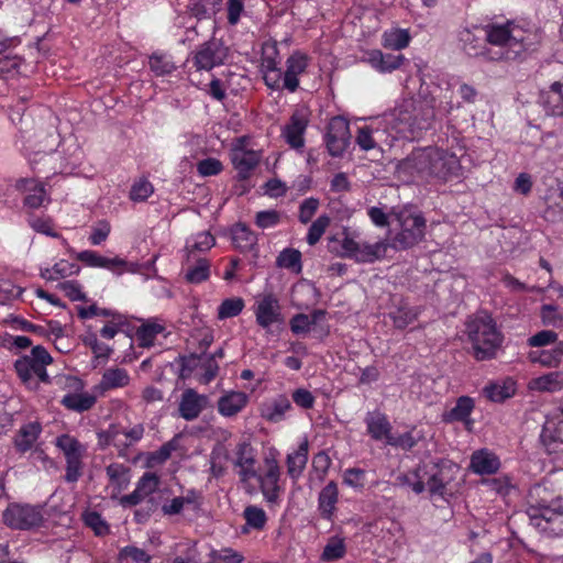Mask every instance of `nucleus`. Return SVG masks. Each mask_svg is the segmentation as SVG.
<instances>
[{
  "mask_svg": "<svg viewBox=\"0 0 563 563\" xmlns=\"http://www.w3.org/2000/svg\"><path fill=\"white\" fill-rule=\"evenodd\" d=\"M153 186L147 180L135 183L130 191V198L133 201H144L153 194Z\"/></svg>",
  "mask_w": 563,
  "mask_h": 563,
  "instance_id": "nucleus-63",
  "label": "nucleus"
},
{
  "mask_svg": "<svg viewBox=\"0 0 563 563\" xmlns=\"http://www.w3.org/2000/svg\"><path fill=\"white\" fill-rule=\"evenodd\" d=\"M129 468L119 463H112L107 467V475L112 484L117 485L119 489H124L129 484L128 476Z\"/></svg>",
  "mask_w": 563,
  "mask_h": 563,
  "instance_id": "nucleus-48",
  "label": "nucleus"
},
{
  "mask_svg": "<svg viewBox=\"0 0 563 563\" xmlns=\"http://www.w3.org/2000/svg\"><path fill=\"white\" fill-rule=\"evenodd\" d=\"M309 124L308 113L302 109L292 112L289 121L282 129V136L285 142L295 150H299L305 145V132Z\"/></svg>",
  "mask_w": 563,
  "mask_h": 563,
  "instance_id": "nucleus-14",
  "label": "nucleus"
},
{
  "mask_svg": "<svg viewBox=\"0 0 563 563\" xmlns=\"http://www.w3.org/2000/svg\"><path fill=\"white\" fill-rule=\"evenodd\" d=\"M466 330L475 358H493L503 342V335L493 318L487 312H481L467 322Z\"/></svg>",
  "mask_w": 563,
  "mask_h": 563,
  "instance_id": "nucleus-3",
  "label": "nucleus"
},
{
  "mask_svg": "<svg viewBox=\"0 0 563 563\" xmlns=\"http://www.w3.org/2000/svg\"><path fill=\"white\" fill-rule=\"evenodd\" d=\"M531 384L539 391H558L563 388V375L559 372L549 373L533 379Z\"/></svg>",
  "mask_w": 563,
  "mask_h": 563,
  "instance_id": "nucleus-39",
  "label": "nucleus"
},
{
  "mask_svg": "<svg viewBox=\"0 0 563 563\" xmlns=\"http://www.w3.org/2000/svg\"><path fill=\"white\" fill-rule=\"evenodd\" d=\"M307 67V55L300 52H294L286 60V70L283 73L280 88L295 92L299 87L298 76L305 73Z\"/></svg>",
  "mask_w": 563,
  "mask_h": 563,
  "instance_id": "nucleus-16",
  "label": "nucleus"
},
{
  "mask_svg": "<svg viewBox=\"0 0 563 563\" xmlns=\"http://www.w3.org/2000/svg\"><path fill=\"white\" fill-rule=\"evenodd\" d=\"M209 406V397L200 395L195 389H185L179 401V416L187 421H192Z\"/></svg>",
  "mask_w": 563,
  "mask_h": 563,
  "instance_id": "nucleus-15",
  "label": "nucleus"
},
{
  "mask_svg": "<svg viewBox=\"0 0 563 563\" xmlns=\"http://www.w3.org/2000/svg\"><path fill=\"white\" fill-rule=\"evenodd\" d=\"M341 249V256L343 257L354 258L358 263H373L385 254L387 244L383 242L361 244L344 233Z\"/></svg>",
  "mask_w": 563,
  "mask_h": 563,
  "instance_id": "nucleus-10",
  "label": "nucleus"
},
{
  "mask_svg": "<svg viewBox=\"0 0 563 563\" xmlns=\"http://www.w3.org/2000/svg\"><path fill=\"white\" fill-rule=\"evenodd\" d=\"M15 188L19 191H30L24 198V205L33 209L41 207L46 196L44 185L33 178L18 179Z\"/></svg>",
  "mask_w": 563,
  "mask_h": 563,
  "instance_id": "nucleus-25",
  "label": "nucleus"
},
{
  "mask_svg": "<svg viewBox=\"0 0 563 563\" xmlns=\"http://www.w3.org/2000/svg\"><path fill=\"white\" fill-rule=\"evenodd\" d=\"M52 362L53 358L48 351L42 345H36L32 349L30 355H24L15 361L14 368L24 384L31 385L34 383V376L43 383H48L49 376L46 366Z\"/></svg>",
  "mask_w": 563,
  "mask_h": 563,
  "instance_id": "nucleus-5",
  "label": "nucleus"
},
{
  "mask_svg": "<svg viewBox=\"0 0 563 563\" xmlns=\"http://www.w3.org/2000/svg\"><path fill=\"white\" fill-rule=\"evenodd\" d=\"M163 330L164 328L158 323L142 324L136 331V336L137 340L140 341V345L144 347L152 345L155 336Z\"/></svg>",
  "mask_w": 563,
  "mask_h": 563,
  "instance_id": "nucleus-49",
  "label": "nucleus"
},
{
  "mask_svg": "<svg viewBox=\"0 0 563 563\" xmlns=\"http://www.w3.org/2000/svg\"><path fill=\"white\" fill-rule=\"evenodd\" d=\"M291 409V404L285 395H279L262 407V417L269 422H279L285 413Z\"/></svg>",
  "mask_w": 563,
  "mask_h": 563,
  "instance_id": "nucleus-32",
  "label": "nucleus"
},
{
  "mask_svg": "<svg viewBox=\"0 0 563 563\" xmlns=\"http://www.w3.org/2000/svg\"><path fill=\"white\" fill-rule=\"evenodd\" d=\"M77 258L91 267H104L114 271L125 265V261L119 257L108 258L99 255L95 251H82L78 253Z\"/></svg>",
  "mask_w": 563,
  "mask_h": 563,
  "instance_id": "nucleus-33",
  "label": "nucleus"
},
{
  "mask_svg": "<svg viewBox=\"0 0 563 563\" xmlns=\"http://www.w3.org/2000/svg\"><path fill=\"white\" fill-rule=\"evenodd\" d=\"M228 53V47L221 40L212 37L197 47L192 56V64L197 70L209 71L224 64Z\"/></svg>",
  "mask_w": 563,
  "mask_h": 563,
  "instance_id": "nucleus-9",
  "label": "nucleus"
},
{
  "mask_svg": "<svg viewBox=\"0 0 563 563\" xmlns=\"http://www.w3.org/2000/svg\"><path fill=\"white\" fill-rule=\"evenodd\" d=\"M308 451V440H303L294 453L287 455V473L289 477L292 478L294 481L298 479L301 476L307 465Z\"/></svg>",
  "mask_w": 563,
  "mask_h": 563,
  "instance_id": "nucleus-28",
  "label": "nucleus"
},
{
  "mask_svg": "<svg viewBox=\"0 0 563 563\" xmlns=\"http://www.w3.org/2000/svg\"><path fill=\"white\" fill-rule=\"evenodd\" d=\"M365 422L367 431L374 440H382L384 438L387 440V437H391V426L384 413L379 411L368 412Z\"/></svg>",
  "mask_w": 563,
  "mask_h": 563,
  "instance_id": "nucleus-31",
  "label": "nucleus"
},
{
  "mask_svg": "<svg viewBox=\"0 0 563 563\" xmlns=\"http://www.w3.org/2000/svg\"><path fill=\"white\" fill-rule=\"evenodd\" d=\"M541 440L550 454L563 452V422L554 428L545 426L541 433Z\"/></svg>",
  "mask_w": 563,
  "mask_h": 563,
  "instance_id": "nucleus-36",
  "label": "nucleus"
},
{
  "mask_svg": "<svg viewBox=\"0 0 563 563\" xmlns=\"http://www.w3.org/2000/svg\"><path fill=\"white\" fill-rule=\"evenodd\" d=\"M130 377L123 368H109L107 369L101 379V386L103 389H113L124 387L129 384Z\"/></svg>",
  "mask_w": 563,
  "mask_h": 563,
  "instance_id": "nucleus-40",
  "label": "nucleus"
},
{
  "mask_svg": "<svg viewBox=\"0 0 563 563\" xmlns=\"http://www.w3.org/2000/svg\"><path fill=\"white\" fill-rule=\"evenodd\" d=\"M397 173L408 181L427 180L431 178L430 147L412 151L397 165Z\"/></svg>",
  "mask_w": 563,
  "mask_h": 563,
  "instance_id": "nucleus-7",
  "label": "nucleus"
},
{
  "mask_svg": "<svg viewBox=\"0 0 563 563\" xmlns=\"http://www.w3.org/2000/svg\"><path fill=\"white\" fill-rule=\"evenodd\" d=\"M499 457L488 449L476 450L471 455L470 470L477 475H493L500 468Z\"/></svg>",
  "mask_w": 563,
  "mask_h": 563,
  "instance_id": "nucleus-17",
  "label": "nucleus"
},
{
  "mask_svg": "<svg viewBox=\"0 0 563 563\" xmlns=\"http://www.w3.org/2000/svg\"><path fill=\"white\" fill-rule=\"evenodd\" d=\"M22 63V58L13 53L1 56L0 58V74L12 75L19 73V67Z\"/></svg>",
  "mask_w": 563,
  "mask_h": 563,
  "instance_id": "nucleus-61",
  "label": "nucleus"
},
{
  "mask_svg": "<svg viewBox=\"0 0 563 563\" xmlns=\"http://www.w3.org/2000/svg\"><path fill=\"white\" fill-rule=\"evenodd\" d=\"M244 308V301L242 298H228L221 302L218 308V318L228 319L236 317L241 313Z\"/></svg>",
  "mask_w": 563,
  "mask_h": 563,
  "instance_id": "nucleus-47",
  "label": "nucleus"
},
{
  "mask_svg": "<svg viewBox=\"0 0 563 563\" xmlns=\"http://www.w3.org/2000/svg\"><path fill=\"white\" fill-rule=\"evenodd\" d=\"M96 397L90 394H76V393H69L65 395L62 399V405L66 407L69 410L76 411V412H84L92 408V406L96 404Z\"/></svg>",
  "mask_w": 563,
  "mask_h": 563,
  "instance_id": "nucleus-37",
  "label": "nucleus"
},
{
  "mask_svg": "<svg viewBox=\"0 0 563 563\" xmlns=\"http://www.w3.org/2000/svg\"><path fill=\"white\" fill-rule=\"evenodd\" d=\"M346 554V544L343 538L332 536L328 539L320 555L322 562H334L341 560Z\"/></svg>",
  "mask_w": 563,
  "mask_h": 563,
  "instance_id": "nucleus-38",
  "label": "nucleus"
},
{
  "mask_svg": "<svg viewBox=\"0 0 563 563\" xmlns=\"http://www.w3.org/2000/svg\"><path fill=\"white\" fill-rule=\"evenodd\" d=\"M417 309L408 306H400L396 310L389 312V318L393 320L394 327L397 329L407 328L417 319Z\"/></svg>",
  "mask_w": 563,
  "mask_h": 563,
  "instance_id": "nucleus-42",
  "label": "nucleus"
},
{
  "mask_svg": "<svg viewBox=\"0 0 563 563\" xmlns=\"http://www.w3.org/2000/svg\"><path fill=\"white\" fill-rule=\"evenodd\" d=\"M459 472V466L451 461L441 460L432 465V472L427 481L428 490L431 496L445 498L448 485L453 481V475Z\"/></svg>",
  "mask_w": 563,
  "mask_h": 563,
  "instance_id": "nucleus-12",
  "label": "nucleus"
},
{
  "mask_svg": "<svg viewBox=\"0 0 563 563\" xmlns=\"http://www.w3.org/2000/svg\"><path fill=\"white\" fill-rule=\"evenodd\" d=\"M474 399L468 396L457 398L455 406L442 415V420L446 423L463 422L467 430H471L473 421L470 419L474 410Z\"/></svg>",
  "mask_w": 563,
  "mask_h": 563,
  "instance_id": "nucleus-21",
  "label": "nucleus"
},
{
  "mask_svg": "<svg viewBox=\"0 0 563 563\" xmlns=\"http://www.w3.org/2000/svg\"><path fill=\"white\" fill-rule=\"evenodd\" d=\"M526 512L532 526L547 531L550 523L556 522L563 517L562 498L555 496L545 486L537 484L529 489L527 495Z\"/></svg>",
  "mask_w": 563,
  "mask_h": 563,
  "instance_id": "nucleus-2",
  "label": "nucleus"
},
{
  "mask_svg": "<svg viewBox=\"0 0 563 563\" xmlns=\"http://www.w3.org/2000/svg\"><path fill=\"white\" fill-rule=\"evenodd\" d=\"M329 224L330 218L328 216H320L316 221H313L307 234L308 244L314 245L321 239Z\"/></svg>",
  "mask_w": 563,
  "mask_h": 563,
  "instance_id": "nucleus-51",
  "label": "nucleus"
},
{
  "mask_svg": "<svg viewBox=\"0 0 563 563\" xmlns=\"http://www.w3.org/2000/svg\"><path fill=\"white\" fill-rule=\"evenodd\" d=\"M254 463L255 459L252 445L246 441L240 442L236 445V460L234 465L239 467L244 465H254Z\"/></svg>",
  "mask_w": 563,
  "mask_h": 563,
  "instance_id": "nucleus-57",
  "label": "nucleus"
},
{
  "mask_svg": "<svg viewBox=\"0 0 563 563\" xmlns=\"http://www.w3.org/2000/svg\"><path fill=\"white\" fill-rule=\"evenodd\" d=\"M276 265L299 274L302 269L301 253L296 249H285L277 256Z\"/></svg>",
  "mask_w": 563,
  "mask_h": 563,
  "instance_id": "nucleus-41",
  "label": "nucleus"
},
{
  "mask_svg": "<svg viewBox=\"0 0 563 563\" xmlns=\"http://www.w3.org/2000/svg\"><path fill=\"white\" fill-rule=\"evenodd\" d=\"M243 515L246 523L257 530L263 529L267 520L265 511L256 506H247Z\"/></svg>",
  "mask_w": 563,
  "mask_h": 563,
  "instance_id": "nucleus-50",
  "label": "nucleus"
},
{
  "mask_svg": "<svg viewBox=\"0 0 563 563\" xmlns=\"http://www.w3.org/2000/svg\"><path fill=\"white\" fill-rule=\"evenodd\" d=\"M410 35L406 30L397 29L385 32L383 35V46L391 49H402L409 45Z\"/></svg>",
  "mask_w": 563,
  "mask_h": 563,
  "instance_id": "nucleus-43",
  "label": "nucleus"
},
{
  "mask_svg": "<svg viewBox=\"0 0 563 563\" xmlns=\"http://www.w3.org/2000/svg\"><path fill=\"white\" fill-rule=\"evenodd\" d=\"M558 343V333L552 330H542L528 339V345L533 347L547 346Z\"/></svg>",
  "mask_w": 563,
  "mask_h": 563,
  "instance_id": "nucleus-59",
  "label": "nucleus"
},
{
  "mask_svg": "<svg viewBox=\"0 0 563 563\" xmlns=\"http://www.w3.org/2000/svg\"><path fill=\"white\" fill-rule=\"evenodd\" d=\"M364 60L379 73H391L402 65L405 57L401 54H384L379 49H372L366 53Z\"/></svg>",
  "mask_w": 563,
  "mask_h": 563,
  "instance_id": "nucleus-22",
  "label": "nucleus"
},
{
  "mask_svg": "<svg viewBox=\"0 0 563 563\" xmlns=\"http://www.w3.org/2000/svg\"><path fill=\"white\" fill-rule=\"evenodd\" d=\"M84 521L87 527L91 528L97 536H106L109 533V525L97 511H89L84 515Z\"/></svg>",
  "mask_w": 563,
  "mask_h": 563,
  "instance_id": "nucleus-53",
  "label": "nucleus"
},
{
  "mask_svg": "<svg viewBox=\"0 0 563 563\" xmlns=\"http://www.w3.org/2000/svg\"><path fill=\"white\" fill-rule=\"evenodd\" d=\"M339 499V490L335 482H329L320 492L318 506L322 518L331 519Z\"/></svg>",
  "mask_w": 563,
  "mask_h": 563,
  "instance_id": "nucleus-30",
  "label": "nucleus"
},
{
  "mask_svg": "<svg viewBox=\"0 0 563 563\" xmlns=\"http://www.w3.org/2000/svg\"><path fill=\"white\" fill-rule=\"evenodd\" d=\"M119 556L120 559H131L134 563H150L152 559L143 549L133 545L123 548Z\"/></svg>",
  "mask_w": 563,
  "mask_h": 563,
  "instance_id": "nucleus-62",
  "label": "nucleus"
},
{
  "mask_svg": "<svg viewBox=\"0 0 563 563\" xmlns=\"http://www.w3.org/2000/svg\"><path fill=\"white\" fill-rule=\"evenodd\" d=\"M431 178L448 181L461 176V162L454 153L430 147Z\"/></svg>",
  "mask_w": 563,
  "mask_h": 563,
  "instance_id": "nucleus-11",
  "label": "nucleus"
},
{
  "mask_svg": "<svg viewBox=\"0 0 563 563\" xmlns=\"http://www.w3.org/2000/svg\"><path fill=\"white\" fill-rule=\"evenodd\" d=\"M460 41L463 44V51L472 57H483L486 59L488 46L485 43L483 34L474 30L465 29L460 33Z\"/></svg>",
  "mask_w": 563,
  "mask_h": 563,
  "instance_id": "nucleus-26",
  "label": "nucleus"
},
{
  "mask_svg": "<svg viewBox=\"0 0 563 563\" xmlns=\"http://www.w3.org/2000/svg\"><path fill=\"white\" fill-rule=\"evenodd\" d=\"M210 276V264L206 258H199L194 266H189L185 279L190 284H200Z\"/></svg>",
  "mask_w": 563,
  "mask_h": 563,
  "instance_id": "nucleus-44",
  "label": "nucleus"
},
{
  "mask_svg": "<svg viewBox=\"0 0 563 563\" xmlns=\"http://www.w3.org/2000/svg\"><path fill=\"white\" fill-rule=\"evenodd\" d=\"M42 426L37 421L29 422L20 428L15 438L14 445L21 453L31 450L41 434Z\"/></svg>",
  "mask_w": 563,
  "mask_h": 563,
  "instance_id": "nucleus-29",
  "label": "nucleus"
},
{
  "mask_svg": "<svg viewBox=\"0 0 563 563\" xmlns=\"http://www.w3.org/2000/svg\"><path fill=\"white\" fill-rule=\"evenodd\" d=\"M2 520L11 529L30 530L42 523L43 515L38 507L10 504L2 514Z\"/></svg>",
  "mask_w": 563,
  "mask_h": 563,
  "instance_id": "nucleus-8",
  "label": "nucleus"
},
{
  "mask_svg": "<svg viewBox=\"0 0 563 563\" xmlns=\"http://www.w3.org/2000/svg\"><path fill=\"white\" fill-rule=\"evenodd\" d=\"M216 244V240L212 234L209 232H200L196 235V239L191 245H187L186 250L188 251V258L190 257L192 252L199 251H208Z\"/></svg>",
  "mask_w": 563,
  "mask_h": 563,
  "instance_id": "nucleus-55",
  "label": "nucleus"
},
{
  "mask_svg": "<svg viewBox=\"0 0 563 563\" xmlns=\"http://www.w3.org/2000/svg\"><path fill=\"white\" fill-rule=\"evenodd\" d=\"M268 468L264 476L260 477V488L267 503L275 505L279 500L282 490L278 482L280 470L275 460L267 461Z\"/></svg>",
  "mask_w": 563,
  "mask_h": 563,
  "instance_id": "nucleus-18",
  "label": "nucleus"
},
{
  "mask_svg": "<svg viewBox=\"0 0 563 563\" xmlns=\"http://www.w3.org/2000/svg\"><path fill=\"white\" fill-rule=\"evenodd\" d=\"M232 241L241 252H247L256 245L257 238L246 224L238 223L232 229Z\"/></svg>",
  "mask_w": 563,
  "mask_h": 563,
  "instance_id": "nucleus-35",
  "label": "nucleus"
},
{
  "mask_svg": "<svg viewBox=\"0 0 563 563\" xmlns=\"http://www.w3.org/2000/svg\"><path fill=\"white\" fill-rule=\"evenodd\" d=\"M350 124L342 117H334L328 124L325 144L329 154L333 157L341 156L350 144Z\"/></svg>",
  "mask_w": 563,
  "mask_h": 563,
  "instance_id": "nucleus-13",
  "label": "nucleus"
},
{
  "mask_svg": "<svg viewBox=\"0 0 563 563\" xmlns=\"http://www.w3.org/2000/svg\"><path fill=\"white\" fill-rule=\"evenodd\" d=\"M512 391L509 386L499 384H489L484 388L485 396L494 402L504 401L512 395Z\"/></svg>",
  "mask_w": 563,
  "mask_h": 563,
  "instance_id": "nucleus-56",
  "label": "nucleus"
},
{
  "mask_svg": "<svg viewBox=\"0 0 563 563\" xmlns=\"http://www.w3.org/2000/svg\"><path fill=\"white\" fill-rule=\"evenodd\" d=\"M433 120V109L424 103L418 106L410 103L400 109L397 114L399 132L409 133L411 137H417L422 131L429 130Z\"/></svg>",
  "mask_w": 563,
  "mask_h": 563,
  "instance_id": "nucleus-6",
  "label": "nucleus"
},
{
  "mask_svg": "<svg viewBox=\"0 0 563 563\" xmlns=\"http://www.w3.org/2000/svg\"><path fill=\"white\" fill-rule=\"evenodd\" d=\"M56 445L63 451L65 457H78L82 456L84 446L80 442L69 434H62L56 439Z\"/></svg>",
  "mask_w": 563,
  "mask_h": 563,
  "instance_id": "nucleus-45",
  "label": "nucleus"
},
{
  "mask_svg": "<svg viewBox=\"0 0 563 563\" xmlns=\"http://www.w3.org/2000/svg\"><path fill=\"white\" fill-rule=\"evenodd\" d=\"M277 54L278 52L275 47L271 48V54L268 51H264L261 64V70L266 86L275 90L280 89L283 78V71L278 67L279 62L276 60Z\"/></svg>",
  "mask_w": 563,
  "mask_h": 563,
  "instance_id": "nucleus-20",
  "label": "nucleus"
},
{
  "mask_svg": "<svg viewBox=\"0 0 563 563\" xmlns=\"http://www.w3.org/2000/svg\"><path fill=\"white\" fill-rule=\"evenodd\" d=\"M126 323V318L123 314H113V318L100 330V334L104 339H113Z\"/></svg>",
  "mask_w": 563,
  "mask_h": 563,
  "instance_id": "nucleus-58",
  "label": "nucleus"
},
{
  "mask_svg": "<svg viewBox=\"0 0 563 563\" xmlns=\"http://www.w3.org/2000/svg\"><path fill=\"white\" fill-rule=\"evenodd\" d=\"M475 31L483 34L486 45H490L486 52V60L489 62L522 59L528 52L534 51L538 44L536 33L514 23L475 26Z\"/></svg>",
  "mask_w": 563,
  "mask_h": 563,
  "instance_id": "nucleus-1",
  "label": "nucleus"
},
{
  "mask_svg": "<svg viewBox=\"0 0 563 563\" xmlns=\"http://www.w3.org/2000/svg\"><path fill=\"white\" fill-rule=\"evenodd\" d=\"M232 163L241 180L247 179L251 172L258 165L260 155L254 151H235Z\"/></svg>",
  "mask_w": 563,
  "mask_h": 563,
  "instance_id": "nucleus-27",
  "label": "nucleus"
},
{
  "mask_svg": "<svg viewBox=\"0 0 563 563\" xmlns=\"http://www.w3.org/2000/svg\"><path fill=\"white\" fill-rule=\"evenodd\" d=\"M420 438H416L412 432H406L398 437H387V443L389 445L400 448L405 451H410L413 446H416Z\"/></svg>",
  "mask_w": 563,
  "mask_h": 563,
  "instance_id": "nucleus-60",
  "label": "nucleus"
},
{
  "mask_svg": "<svg viewBox=\"0 0 563 563\" xmlns=\"http://www.w3.org/2000/svg\"><path fill=\"white\" fill-rule=\"evenodd\" d=\"M563 357V341L558 342L550 350L530 352L529 360L533 363H540L547 367H556Z\"/></svg>",
  "mask_w": 563,
  "mask_h": 563,
  "instance_id": "nucleus-34",
  "label": "nucleus"
},
{
  "mask_svg": "<svg viewBox=\"0 0 563 563\" xmlns=\"http://www.w3.org/2000/svg\"><path fill=\"white\" fill-rule=\"evenodd\" d=\"M400 231L391 239L389 246L396 251L407 250L418 244L424 236L426 219L404 208L395 213Z\"/></svg>",
  "mask_w": 563,
  "mask_h": 563,
  "instance_id": "nucleus-4",
  "label": "nucleus"
},
{
  "mask_svg": "<svg viewBox=\"0 0 563 563\" xmlns=\"http://www.w3.org/2000/svg\"><path fill=\"white\" fill-rule=\"evenodd\" d=\"M255 316L257 323L264 329L280 321V307L276 297L268 294L258 299Z\"/></svg>",
  "mask_w": 563,
  "mask_h": 563,
  "instance_id": "nucleus-19",
  "label": "nucleus"
},
{
  "mask_svg": "<svg viewBox=\"0 0 563 563\" xmlns=\"http://www.w3.org/2000/svg\"><path fill=\"white\" fill-rule=\"evenodd\" d=\"M282 220V213L277 210H263L255 214V224L261 229L276 227Z\"/></svg>",
  "mask_w": 563,
  "mask_h": 563,
  "instance_id": "nucleus-52",
  "label": "nucleus"
},
{
  "mask_svg": "<svg viewBox=\"0 0 563 563\" xmlns=\"http://www.w3.org/2000/svg\"><path fill=\"white\" fill-rule=\"evenodd\" d=\"M150 69L156 75V76H165L172 74L176 66L170 60L169 57H167L164 54H157L154 53L150 56L148 60Z\"/></svg>",
  "mask_w": 563,
  "mask_h": 563,
  "instance_id": "nucleus-46",
  "label": "nucleus"
},
{
  "mask_svg": "<svg viewBox=\"0 0 563 563\" xmlns=\"http://www.w3.org/2000/svg\"><path fill=\"white\" fill-rule=\"evenodd\" d=\"M540 103L547 114L563 117V81H555L548 90L542 91Z\"/></svg>",
  "mask_w": 563,
  "mask_h": 563,
  "instance_id": "nucleus-23",
  "label": "nucleus"
},
{
  "mask_svg": "<svg viewBox=\"0 0 563 563\" xmlns=\"http://www.w3.org/2000/svg\"><path fill=\"white\" fill-rule=\"evenodd\" d=\"M158 485L159 477L155 473L146 472L139 479L135 488L146 498L158 488Z\"/></svg>",
  "mask_w": 563,
  "mask_h": 563,
  "instance_id": "nucleus-54",
  "label": "nucleus"
},
{
  "mask_svg": "<svg viewBox=\"0 0 563 563\" xmlns=\"http://www.w3.org/2000/svg\"><path fill=\"white\" fill-rule=\"evenodd\" d=\"M319 207V200L317 198L305 199L299 207V221L301 223H308Z\"/></svg>",
  "mask_w": 563,
  "mask_h": 563,
  "instance_id": "nucleus-64",
  "label": "nucleus"
},
{
  "mask_svg": "<svg viewBox=\"0 0 563 563\" xmlns=\"http://www.w3.org/2000/svg\"><path fill=\"white\" fill-rule=\"evenodd\" d=\"M249 402V396L243 391H227L218 400V411L223 417H234L241 412Z\"/></svg>",
  "mask_w": 563,
  "mask_h": 563,
  "instance_id": "nucleus-24",
  "label": "nucleus"
}]
</instances>
